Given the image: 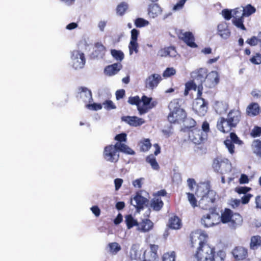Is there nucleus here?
Returning a JSON list of instances; mask_svg holds the SVG:
<instances>
[{
  "mask_svg": "<svg viewBox=\"0 0 261 261\" xmlns=\"http://www.w3.org/2000/svg\"><path fill=\"white\" fill-rule=\"evenodd\" d=\"M244 17L242 8L232 9V19L243 18Z\"/></svg>",
  "mask_w": 261,
  "mask_h": 261,
  "instance_id": "49530a36",
  "label": "nucleus"
},
{
  "mask_svg": "<svg viewBox=\"0 0 261 261\" xmlns=\"http://www.w3.org/2000/svg\"><path fill=\"white\" fill-rule=\"evenodd\" d=\"M206 238V234L201 230L193 232L191 234L192 244L198 243L199 245L195 254L197 261H208L212 256L214 248L204 242Z\"/></svg>",
  "mask_w": 261,
  "mask_h": 261,
  "instance_id": "f257e3e1",
  "label": "nucleus"
},
{
  "mask_svg": "<svg viewBox=\"0 0 261 261\" xmlns=\"http://www.w3.org/2000/svg\"><path fill=\"white\" fill-rule=\"evenodd\" d=\"M135 24L138 28H142L148 25L149 21L142 18H138L135 21Z\"/></svg>",
  "mask_w": 261,
  "mask_h": 261,
  "instance_id": "09e8293b",
  "label": "nucleus"
},
{
  "mask_svg": "<svg viewBox=\"0 0 261 261\" xmlns=\"http://www.w3.org/2000/svg\"><path fill=\"white\" fill-rule=\"evenodd\" d=\"M125 222L128 229H130L135 226L137 227L138 224L137 220L131 215H128L125 216Z\"/></svg>",
  "mask_w": 261,
  "mask_h": 261,
  "instance_id": "f704fd0d",
  "label": "nucleus"
},
{
  "mask_svg": "<svg viewBox=\"0 0 261 261\" xmlns=\"http://www.w3.org/2000/svg\"><path fill=\"white\" fill-rule=\"evenodd\" d=\"M142 251L140 249V244L134 243L132 244L129 250V257L132 259L137 260L141 258Z\"/></svg>",
  "mask_w": 261,
  "mask_h": 261,
  "instance_id": "5701e85b",
  "label": "nucleus"
},
{
  "mask_svg": "<svg viewBox=\"0 0 261 261\" xmlns=\"http://www.w3.org/2000/svg\"><path fill=\"white\" fill-rule=\"evenodd\" d=\"M176 55V50L175 48L173 46H169L161 48L158 51V55L162 57H166L167 56L174 57Z\"/></svg>",
  "mask_w": 261,
  "mask_h": 261,
  "instance_id": "b1692460",
  "label": "nucleus"
},
{
  "mask_svg": "<svg viewBox=\"0 0 261 261\" xmlns=\"http://www.w3.org/2000/svg\"><path fill=\"white\" fill-rule=\"evenodd\" d=\"M224 143L226 147L227 148L229 152L231 154H233L234 153V146L233 143L241 145L243 142L239 139L236 134L231 133L230 134V139H227L224 142Z\"/></svg>",
  "mask_w": 261,
  "mask_h": 261,
  "instance_id": "ddd939ff",
  "label": "nucleus"
},
{
  "mask_svg": "<svg viewBox=\"0 0 261 261\" xmlns=\"http://www.w3.org/2000/svg\"><path fill=\"white\" fill-rule=\"evenodd\" d=\"M162 132L166 137H169L173 134V128L170 125L163 128Z\"/></svg>",
  "mask_w": 261,
  "mask_h": 261,
  "instance_id": "052dcab7",
  "label": "nucleus"
},
{
  "mask_svg": "<svg viewBox=\"0 0 261 261\" xmlns=\"http://www.w3.org/2000/svg\"><path fill=\"white\" fill-rule=\"evenodd\" d=\"M232 213L233 212L231 210L229 209H225L221 214V216L220 217V222L221 221L223 223L229 224Z\"/></svg>",
  "mask_w": 261,
  "mask_h": 261,
  "instance_id": "c9c22d12",
  "label": "nucleus"
},
{
  "mask_svg": "<svg viewBox=\"0 0 261 261\" xmlns=\"http://www.w3.org/2000/svg\"><path fill=\"white\" fill-rule=\"evenodd\" d=\"M179 37L188 46L195 48L197 46L194 42V37L190 32H181Z\"/></svg>",
  "mask_w": 261,
  "mask_h": 261,
  "instance_id": "a211bd4d",
  "label": "nucleus"
},
{
  "mask_svg": "<svg viewBox=\"0 0 261 261\" xmlns=\"http://www.w3.org/2000/svg\"><path fill=\"white\" fill-rule=\"evenodd\" d=\"M162 80V77L160 74L157 73L152 74L148 76L145 80L146 87L153 89L158 86Z\"/></svg>",
  "mask_w": 261,
  "mask_h": 261,
  "instance_id": "dca6fc26",
  "label": "nucleus"
},
{
  "mask_svg": "<svg viewBox=\"0 0 261 261\" xmlns=\"http://www.w3.org/2000/svg\"><path fill=\"white\" fill-rule=\"evenodd\" d=\"M220 222V216L215 212L204 216L201 219L202 224L206 227H212Z\"/></svg>",
  "mask_w": 261,
  "mask_h": 261,
  "instance_id": "9d476101",
  "label": "nucleus"
},
{
  "mask_svg": "<svg viewBox=\"0 0 261 261\" xmlns=\"http://www.w3.org/2000/svg\"><path fill=\"white\" fill-rule=\"evenodd\" d=\"M150 206L154 211H158L163 207V202L160 198L155 197L152 199Z\"/></svg>",
  "mask_w": 261,
  "mask_h": 261,
  "instance_id": "72a5a7b5",
  "label": "nucleus"
},
{
  "mask_svg": "<svg viewBox=\"0 0 261 261\" xmlns=\"http://www.w3.org/2000/svg\"><path fill=\"white\" fill-rule=\"evenodd\" d=\"M71 64L75 69L83 68L85 64L84 54L79 50H74L71 54Z\"/></svg>",
  "mask_w": 261,
  "mask_h": 261,
  "instance_id": "6e6552de",
  "label": "nucleus"
},
{
  "mask_svg": "<svg viewBox=\"0 0 261 261\" xmlns=\"http://www.w3.org/2000/svg\"><path fill=\"white\" fill-rule=\"evenodd\" d=\"M80 96L85 102H90L92 100V93L87 88L81 87L79 89Z\"/></svg>",
  "mask_w": 261,
  "mask_h": 261,
  "instance_id": "bb28decb",
  "label": "nucleus"
},
{
  "mask_svg": "<svg viewBox=\"0 0 261 261\" xmlns=\"http://www.w3.org/2000/svg\"><path fill=\"white\" fill-rule=\"evenodd\" d=\"M261 245V237L258 236H253L251 239L250 247L255 249Z\"/></svg>",
  "mask_w": 261,
  "mask_h": 261,
  "instance_id": "c03bdc74",
  "label": "nucleus"
},
{
  "mask_svg": "<svg viewBox=\"0 0 261 261\" xmlns=\"http://www.w3.org/2000/svg\"><path fill=\"white\" fill-rule=\"evenodd\" d=\"M221 14L225 20H229L232 18V9H224L222 11Z\"/></svg>",
  "mask_w": 261,
  "mask_h": 261,
  "instance_id": "3c124183",
  "label": "nucleus"
},
{
  "mask_svg": "<svg viewBox=\"0 0 261 261\" xmlns=\"http://www.w3.org/2000/svg\"><path fill=\"white\" fill-rule=\"evenodd\" d=\"M225 256L226 254L224 251L219 250L216 252L214 249L212 256L210 257L208 261H224Z\"/></svg>",
  "mask_w": 261,
  "mask_h": 261,
  "instance_id": "c756f323",
  "label": "nucleus"
},
{
  "mask_svg": "<svg viewBox=\"0 0 261 261\" xmlns=\"http://www.w3.org/2000/svg\"><path fill=\"white\" fill-rule=\"evenodd\" d=\"M251 135L254 137L259 136L261 135V127L257 126L254 127L251 131Z\"/></svg>",
  "mask_w": 261,
  "mask_h": 261,
  "instance_id": "69168bd1",
  "label": "nucleus"
},
{
  "mask_svg": "<svg viewBox=\"0 0 261 261\" xmlns=\"http://www.w3.org/2000/svg\"><path fill=\"white\" fill-rule=\"evenodd\" d=\"M86 108L90 110L97 111L102 109V105L100 103H93L86 105Z\"/></svg>",
  "mask_w": 261,
  "mask_h": 261,
  "instance_id": "4d7b16f0",
  "label": "nucleus"
},
{
  "mask_svg": "<svg viewBox=\"0 0 261 261\" xmlns=\"http://www.w3.org/2000/svg\"><path fill=\"white\" fill-rule=\"evenodd\" d=\"M197 196L201 198L199 202V206L203 209H207L216 199V193L213 190H210L207 185L202 184L198 186L196 192Z\"/></svg>",
  "mask_w": 261,
  "mask_h": 261,
  "instance_id": "f03ea898",
  "label": "nucleus"
},
{
  "mask_svg": "<svg viewBox=\"0 0 261 261\" xmlns=\"http://www.w3.org/2000/svg\"><path fill=\"white\" fill-rule=\"evenodd\" d=\"M162 13V9L158 4H151L149 5L148 10V14L151 18L157 17Z\"/></svg>",
  "mask_w": 261,
  "mask_h": 261,
  "instance_id": "393cba45",
  "label": "nucleus"
},
{
  "mask_svg": "<svg viewBox=\"0 0 261 261\" xmlns=\"http://www.w3.org/2000/svg\"><path fill=\"white\" fill-rule=\"evenodd\" d=\"M242 9L244 17H249L256 11V9L250 4H248L245 7H242Z\"/></svg>",
  "mask_w": 261,
  "mask_h": 261,
  "instance_id": "ea45409f",
  "label": "nucleus"
},
{
  "mask_svg": "<svg viewBox=\"0 0 261 261\" xmlns=\"http://www.w3.org/2000/svg\"><path fill=\"white\" fill-rule=\"evenodd\" d=\"M243 222L242 216L238 213H232L230 220L228 224L229 227L232 228H236L241 226Z\"/></svg>",
  "mask_w": 261,
  "mask_h": 261,
  "instance_id": "a878e982",
  "label": "nucleus"
},
{
  "mask_svg": "<svg viewBox=\"0 0 261 261\" xmlns=\"http://www.w3.org/2000/svg\"><path fill=\"white\" fill-rule=\"evenodd\" d=\"M213 167L216 171L222 174L229 172L231 170V165L229 160L221 157H217L214 160Z\"/></svg>",
  "mask_w": 261,
  "mask_h": 261,
  "instance_id": "423d86ee",
  "label": "nucleus"
},
{
  "mask_svg": "<svg viewBox=\"0 0 261 261\" xmlns=\"http://www.w3.org/2000/svg\"><path fill=\"white\" fill-rule=\"evenodd\" d=\"M153 227V222L148 219L142 220L137 225V230L141 232H147L151 230Z\"/></svg>",
  "mask_w": 261,
  "mask_h": 261,
  "instance_id": "aec40b11",
  "label": "nucleus"
},
{
  "mask_svg": "<svg viewBox=\"0 0 261 261\" xmlns=\"http://www.w3.org/2000/svg\"><path fill=\"white\" fill-rule=\"evenodd\" d=\"M125 142H116L115 146L117 150L122 152L125 154L134 155L135 152L125 143Z\"/></svg>",
  "mask_w": 261,
  "mask_h": 261,
  "instance_id": "cd10ccee",
  "label": "nucleus"
},
{
  "mask_svg": "<svg viewBox=\"0 0 261 261\" xmlns=\"http://www.w3.org/2000/svg\"><path fill=\"white\" fill-rule=\"evenodd\" d=\"M115 140L117 142H126L127 140V135L125 133H121L116 135L115 137Z\"/></svg>",
  "mask_w": 261,
  "mask_h": 261,
  "instance_id": "bf43d9fd",
  "label": "nucleus"
},
{
  "mask_svg": "<svg viewBox=\"0 0 261 261\" xmlns=\"http://www.w3.org/2000/svg\"><path fill=\"white\" fill-rule=\"evenodd\" d=\"M232 253L236 260H241L247 256V250L243 247L239 246L233 249Z\"/></svg>",
  "mask_w": 261,
  "mask_h": 261,
  "instance_id": "4be33fe9",
  "label": "nucleus"
},
{
  "mask_svg": "<svg viewBox=\"0 0 261 261\" xmlns=\"http://www.w3.org/2000/svg\"><path fill=\"white\" fill-rule=\"evenodd\" d=\"M217 127L219 130L226 133L229 132L233 127L230 125L227 118L221 117L218 120Z\"/></svg>",
  "mask_w": 261,
  "mask_h": 261,
  "instance_id": "6ab92c4d",
  "label": "nucleus"
},
{
  "mask_svg": "<svg viewBox=\"0 0 261 261\" xmlns=\"http://www.w3.org/2000/svg\"><path fill=\"white\" fill-rule=\"evenodd\" d=\"M170 113L168 116V120L170 123H176L182 121L186 117V113L184 109L180 108L179 104V99H175L169 104Z\"/></svg>",
  "mask_w": 261,
  "mask_h": 261,
  "instance_id": "7ed1b4c3",
  "label": "nucleus"
},
{
  "mask_svg": "<svg viewBox=\"0 0 261 261\" xmlns=\"http://www.w3.org/2000/svg\"><path fill=\"white\" fill-rule=\"evenodd\" d=\"M244 18L232 19V23L236 28L240 30L245 31L246 28L244 24Z\"/></svg>",
  "mask_w": 261,
  "mask_h": 261,
  "instance_id": "79ce46f5",
  "label": "nucleus"
},
{
  "mask_svg": "<svg viewBox=\"0 0 261 261\" xmlns=\"http://www.w3.org/2000/svg\"><path fill=\"white\" fill-rule=\"evenodd\" d=\"M146 161L149 164L151 168L154 170H159L160 166L155 156L152 154L148 155L146 158Z\"/></svg>",
  "mask_w": 261,
  "mask_h": 261,
  "instance_id": "e433bc0d",
  "label": "nucleus"
},
{
  "mask_svg": "<svg viewBox=\"0 0 261 261\" xmlns=\"http://www.w3.org/2000/svg\"><path fill=\"white\" fill-rule=\"evenodd\" d=\"M144 178L143 177L135 179L133 181V185L136 188H141Z\"/></svg>",
  "mask_w": 261,
  "mask_h": 261,
  "instance_id": "0e129e2a",
  "label": "nucleus"
},
{
  "mask_svg": "<svg viewBox=\"0 0 261 261\" xmlns=\"http://www.w3.org/2000/svg\"><path fill=\"white\" fill-rule=\"evenodd\" d=\"M214 108L217 113L221 115L226 112L228 109V105L222 101H217L215 103Z\"/></svg>",
  "mask_w": 261,
  "mask_h": 261,
  "instance_id": "7c9ffc66",
  "label": "nucleus"
},
{
  "mask_svg": "<svg viewBox=\"0 0 261 261\" xmlns=\"http://www.w3.org/2000/svg\"><path fill=\"white\" fill-rule=\"evenodd\" d=\"M175 253L174 252L171 253H166L163 255V261H175Z\"/></svg>",
  "mask_w": 261,
  "mask_h": 261,
  "instance_id": "5fc2aeb1",
  "label": "nucleus"
},
{
  "mask_svg": "<svg viewBox=\"0 0 261 261\" xmlns=\"http://www.w3.org/2000/svg\"><path fill=\"white\" fill-rule=\"evenodd\" d=\"M140 149L143 152L147 151L151 146V144L149 139H144L140 142Z\"/></svg>",
  "mask_w": 261,
  "mask_h": 261,
  "instance_id": "a19ab883",
  "label": "nucleus"
},
{
  "mask_svg": "<svg viewBox=\"0 0 261 261\" xmlns=\"http://www.w3.org/2000/svg\"><path fill=\"white\" fill-rule=\"evenodd\" d=\"M176 70L173 67H168L166 69L163 73V77L167 78L176 73Z\"/></svg>",
  "mask_w": 261,
  "mask_h": 261,
  "instance_id": "603ef678",
  "label": "nucleus"
},
{
  "mask_svg": "<svg viewBox=\"0 0 261 261\" xmlns=\"http://www.w3.org/2000/svg\"><path fill=\"white\" fill-rule=\"evenodd\" d=\"M108 247L109 252L113 255H116L117 253L121 250V246L117 242H112L108 244Z\"/></svg>",
  "mask_w": 261,
  "mask_h": 261,
  "instance_id": "4c0bfd02",
  "label": "nucleus"
},
{
  "mask_svg": "<svg viewBox=\"0 0 261 261\" xmlns=\"http://www.w3.org/2000/svg\"><path fill=\"white\" fill-rule=\"evenodd\" d=\"M202 88L198 87L197 97L195 99L193 103V109L195 112L200 116L205 115L207 112V103L204 99L201 97Z\"/></svg>",
  "mask_w": 261,
  "mask_h": 261,
  "instance_id": "39448f33",
  "label": "nucleus"
},
{
  "mask_svg": "<svg viewBox=\"0 0 261 261\" xmlns=\"http://www.w3.org/2000/svg\"><path fill=\"white\" fill-rule=\"evenodd\" d=\"M157 105V101L152 100V98L143 96L140 99L138 105V111L140 115L147 113L149 110L153 108Z\"/></svg>",
  "mask_w": 261,
  "mask_h": 261,
  "instance_id": "1a4fd4ad",
  "label": "nucleus"
},
{
  "mask_svg": "<svg viewBox=\"0 0 261 261\" xmlns=\"http://www.w3.org/2000/svg\"><path fill=\"white\" fill-rule=\"evenodd\" d=\"M259 113V107L257 103H253L249 105L247 108V113L249 116H254Z\"/></svg>",
  "mask_w": 261,
  "mask_h": 261,
  "instance_id": "2f4dec72",
  "label": "nucleus"
},
{
  "mask_svg": "<svg viewBox=\"0 0 261 261\" xmlns=\"http://www.w3.org/2000/svg\"><path fill=\"white\" fill-rule=\"evenodd\" d=\"M206 79L210 81L213 86H215L219 81L218 73L216 71H211L207 75Z\"/></svg>",
  "mask_w": 261,
  "mask_h": 261,
  "instance_id": "473e14b6",
  "label": "nucleus"
},
{
  "mask_svg": "<svg viewBox=\"0 0 261 261\" xmlns=\"http://www.w3.org/2000/svg\"><path fill=\"white\" fill-rule=\"evenodd\" d=\"M187 0H180L179 1L174 7L173 10L174 11H177L182 8L186 2Z\"/></svg>",
  "mask_w": 261,
  "mask_h": 261,
  "instance_id": "338daca9",
  "label": "nucleus"
},
{
  "mask_svg": "<svg viewBox=\"0 0 261 261\" xmlns=\"http://www.w3.org/2000/svg\"><path fill=\"white\" fill-rule=\"evenodd\" d=\"M128 8V4L125 2L120 3L117 7L116 13L119 16H123Z\"/></svg>",
  "mask_w": 261,
  "mask_h": 261,
  "instance_id": "58836bf2",
  "label": "nucleus"
},
{
  "mask_svg": "<svg viewBox=\"0 0 261 261\" xmlns=\"http://www.w3.org/2000/svg\"><path fill=\"white\" fill-rule=\"evenodd\" d=\"M251 190V188L247 187H236L234 189L235 192L241 194H244L245 195L247 193Z\"/></svg>",
  "mask_w": 261,
  "mask_h": 261,
  "instance_id": "13d9d810",
  "label": "nucleus"
},
{
  "mask_svg": "<svg viewBox=\"0 0 261 261\" xmlns=\"http://www.w3.org/2000/svg\"><path fill=\"white\" fill-rule=\"evenodd\" d=\"M251 63L254 64H259L261 63V55L256 54L255 56H253L250 59Z\"/></svg>",
  "mask_w": 261,
  "mask_h": 261,
  "instance_id": "e2e57ef3",
  "label": "nucleus"
},
{
  "mask_svg": "<svg viewBox=\"0 0 261 261\" xmlns=\"http://www.w3.org/2000/svg\"><path fill=\"white\" fill-rule=\"evenodd\" d=\"M121 120L133 127H138L145 123V120L137 116H122Z\"/></svg>",
  "mask_w": 261,
  "mask_h": 261,
  "instance_id": "2eb2a0df",
  "label": "nucleus"
},
{
  "mask_svg": "<svg viewBox=\"0 0 261 261\" xmlns=\"http://www.w3.org/2000/svg\"><path fill=\"white\" fill-rule=\"evenodd\" d=\"M189 202L193 207L198 206L197 201L194 194L187 192L186 193Z\"/></svg>",
  "mask_w": 261,
  "mask_h": 261,
  "instance_id": "de8ad7c7",
  "label": "nucleus"
},
{
  "mask_svg": "<svg viewBox=\"0 0 261 261\" xmlns=\"http://www.w3.org/2000/svg\"><path fill=\"white\" fill-rule=\"evenodd\" d=\"M102 105L104 108L107 110H110L116 109V106L113 101L110 100H106L103 102Z\"/></svg>",
  "mask_w": 261,
  "mask_h": 261,
  "instance_id": "6e6d98bb",
  "label": "nucleus"
},
{
  "mask_svg": "<svg viewBox=\"0 0 261 261\" xmlns=\"http://www.w3.org/2000/svg\"><path fill=\"white\" fill-rule=\"evenodd\" d=\"M122 68L120 63H114L107 66L104 69L105 74L109 76H112L116 74Z\"/></svg>",
  "mask_w": 261,
  "mask_h": 261,
  "instance_id": "412c9836",
  "label": "nucleus"
},
{
  "mask_svg": "<svg viewBox=\"0 0 261 261\" xmlns=\"http://www.w3.org/2000/svg\"><path fill=\"white\" fill-rule=\"evenodd\" d=\"M142 194V192L137 193L131 200V204L137 208L138 212H139L148 203L149 197L143 196Z\"/></svg>",
  "mask_w": 261,
  "mask_h": 261,
  "instance_id": "9b49d317",
  "label": "nucleus"
},
{
  "mask_svg": "<svg viewBox=\"0 0 261 261\" xmlns=\"http://www.w3.org/2000/svg\"><path fill=\"white\" fill-rule=\"evenodd\" d=\"M217 34L223 39H228L231 35L228 23L225 21L220 22L217 27Z\"/></svg>",
  "mask_w": 261,
  "mask_h": 261,
  "instance_id": "4468645a",
  "label": "nucleus"
},
{
  "mask_svg": "<svg viewBox=\"0 0 261 261\" xmlns=\"http://www.w3.org/2000/svg\"><path fill=\"white\" fill-rule=\"evenodd\" d=\"M140 101V98L138 96L130 97L129 98L128 102L131 105H136L137 106L138 109V105Z\"/></svg>",
  "mask_w": 261,
  "mask_h": 261,
  "instance_id": "680f3d73",
  "label": "nucleus"
},
{
  "mask_svg": "<svg viewBox=\"0 0 261 261\" xmlns=\"http://www.w3.org/2000/svg\"><path fill=\"white\" fill-rule=\"evenodd\" d=\"M207 75L205 68H200L197 71V77L201 82L206 79Z\"/></svg>",
  "mask_w": 261,
  "mask_h": 261,
  "instance_id": "8fccbe9b",
  "label": "nucleus"
},
{
  "mask_svg": "<svg viewBox=\"0 0 261 261\" xmlns=\"http://www.w3.org/2000/svg\"><path fill=\"white\" fill-rule=\"evenodd\" d=\"M252 148L254 153L261 156V141L255 140L253 141L252 144Z\"/></svg>",
  "mask_w": 261,
  "mask_h": 261,
  "instance_id": "37998d69",
  "label": "nucleus"
},
{
  "mask_svg": "<svg viewBox=\"0 0 261 261\" xmlns=\"http://www.w3.org/2000/svg\"><path fill=\"white\" fill-rule=\"evenodd\" d=\"M111 55L117 61H121L124 59V54L121 50L112 49Z\"/></svg>",
  "mask_w": 261,
  "mask_h": 261,
  "instance_id": "a18cd8bd",
  "label": "nucleus"
},
{
  "mask_svg": "<svg viewBox=\"0 0 261 261\" xmlns=\"http://www.w3.org/2000/svg\"><path fill=\"white\" fill-rule=\"evenodd\" d=\"M227 119L230 125L235 127L241 120V112L235 109L231 110L227 114Z\"/></svg>",
  "mask_w": 261,
  "mask_h": 261,
  "instance_id": "f3484780",
  "label": "nucleus"
},
{
  "mask_svg": "<svg viewBox=\"0 0 261 261\" xmlns=\"http://www.w3.org/2000/svg\"><path fill=\"white\" fill-rule=\"evenodd\" d=\"M259 39H260V37H259L258 33L257 36L252 37L251 38L248 39L246 42L251 46H255L258 44L259 45Z\"/></svg>",
  "mask_w": 261,
  "mask_h": 261,
  "instance_id": "864d4df0",
  "label": "nucleus"
},
{
  "mask_svg": "<svg viewBox=\"0 0 261 261\" xmlns=\"http://www.w3.org/2000/svg\"><path fill=\"white\" fill-rule=\"evenodd\" d=\"M201 127L202 130L193 128L188 131L189 140L195 144H200L207 139V133L210 131L208 123L207 121H204Z\"/></svg>",
  "mask_w": 261,
  "mask_h": 261,
  "instance_id": "20e7f679",
  "label": "nucleus"
},
{
  "mask_svg": "<svg viewBox=\"0 0 261 261\" xmlns=\"http://www.w3.org/2000/svg\"><path fill=\"white\" fill-rule=\"evenodd\" d=\"M103 156L105 160L111 163L117 162L119 159V151L115 145H109L104 148Z\"/></svg>",
  "mask_w": 261,
  "mask_h": 261,
  "instance_id": "0eeeda50",
  "label": "nucleus"
},
{
  "mask_svg": "<svg viewBox=\"0 0 261 261\" xmlns=\"http://www.w3.org/2000/svg\"><path fill=\"white\" fill-rule=\"evenodd\" d=\"M139 34V31L136 29L131 31V38L128 46L130 56L134 53L137 54L139 51V45L137 42Z\"/></svg>",
  "mask_w": 261,
  "mask_h": 261,
  "instance_id": "f8f14e48",
  "label": "nucleus"
},
{
  "mask_svg": "<svg viewBox=\"0 0 261 261\" xmlns=\"http://www.w3.org/2000/svg\"><path fill=\"white\" fill-rule=\"evenodd\" d=\"M186 123L187 124L186 127L190 128V129L193 128V127L195 126L196 123V121L192 118L188 119Z\"/></svg>",
  "mask_w": 261,
  "mask_h": 261,
  "instance_id": "774afa93",
  "label": "nucleus"
},
{
  "mask_svg": "<svg viewBox=\"0 0 261 261\" xmlns=\"http://www.w3.org/2000/svg\"><path fill=\"white\" fill-rule=\"evenodd\" d=\"M182 225L180 219L176 216L171 217L169 219L168 226L171 229H179Z\"/></svg>",
  "mask_w": 261,
  "mask_h": 261,
  "instance_id": "c85d7f7f",
  "label": "nucleus"
}]
</instances>
